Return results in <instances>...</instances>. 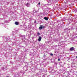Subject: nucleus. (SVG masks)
Returning a JSON list of instances; mask_svg holds the SVG:
<instances>
[{"label":"nucleus","instance_id":"nucleus-5","mask_svg":"<svg viewBox=\"0 0 77 77\" xmlns=\"http://www.w3.org/2000/svg\"><path fill=\"white\" fill-rule=\"evenodd\" d=\"M15 24L16 25H18V22H15Z\"/></svg>","mask_w":77,"mask_h":77},{"label":"nucleus","instance_id":"nucleus-1","mask_svg":"<svg viewBox=\"0 0 77 77\" xmlns=\"http://www.w3.org/2000/svg\"><path fill=\"white\" fill-rule=\"evenodd\" d=\"M45 26L42 25H41L39 27V29L40 30H42V29H44Z\"/></svg>","mask_w":77,"mask_h":77},{"label":"nucleus","instance_id":"nucleus-3","mask_svg":"<svg viewBox=\"0 0 77 77\" xmlns=\"http://www.w3.org/2000/svg\"><path fill=\"white\" fill-rule=\"evenodd\" d=\"M74 50V47H72L70 48V51H73V50Z\"/></svg>","mask_w":77,"mask_h":77},{"label":"nucleus","instance_id":"nucleus-9","mask_svg":"<svg viewBox=\"0 0 77 77\" xmlns=\"http://www.w3.org/2000/svg\"><path fill=\"white\" fill-rule=\"evenodd\" d=\"M37 35H40V33L39 32H38V33H37Z\"/></svg>","mask_w":77,"mask_h":77},{"label":"nucleus","instance_id":"nucleus-2","mask_svg":"<svg viewBox=\"0 0 77 77\" xmlns=\"http://www.w3.org/2000/svg\"><path fill=\"white\" fill-rule=\"evenodd\" d=\"M41 39H42V37L41 36H39L38 39V41H41Z\"/></svg>","mask_w":77,"mask_h":77},{"label":"nucleus","instance_id":"nucleus-8","mask_svg":"<svg viewBox=\"0 0 77 77\" xmlns=\"http://www.w3.org/2000/svg\"><path fill=\"white\" fill-rule=\"evenodd\" d=\"M58 61H60V59H58Z\"/></svg>","mask_w":77,"mask_h":77},{"label":"nucleus","instance_id":"nucleus-7","mask_svg":"<svg viewBox=\"0 0 77 77\" xmlns=\"http://www.w3.org/2000/svg\"><path fill=\"white\" fill-rule=\"evenodd\" d=\"M51 56H53V54H50Z\"/></svg>","mask_w":77,"mask_h":77},{"label":"nucleus","instance_id":"nucleus-4","mask_svg":"<svg viewBox=\"0 0 77 77\" xmlns=\"http://www.w3.org/2000/svg\"><path fill=\"white\" fill-rule=\"evenodd\" d=\"M44 19L45 20H46V21H47L48 20V18L46 17H45L44 18Z\"/></svg>","mask_w":77,"mask_h":77},{"label":"nucleus","instance_id":"nucleus-6","mask_svg":"<svg viewBox=\"0 0 77 77\" xmlns=\"http://www.w3.org/2000/svg\"><path fill=\"white\" fill-rule=\"evenodd\" d=\"M40 4H41V3L40 2L38 3V5H39Z\"/></svg>","mask_w":77,"mask_h":77},{"label":"nucleus","instance_id":"nucleus-10","mask_svg":"<svg viewBox=\"0 0 77 77\" xmlns=\"http://www.w3.org/2000/svg\"><path fill=\"white\" fill-rule=\"evenodd\" d=\"M34 23H36V21H35Z\"/></svg>","mask_w":77,"mask_h":77}]
</instances>
